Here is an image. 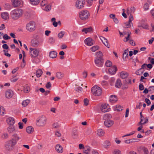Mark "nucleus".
I'll use <instances>...</instances> for the list:
<instances>
[{"label": "nucleus", "mask_w": 154, "mask_h": 154, "mask_svg": "<svg viewBox=\"0 0 154 154\" xmlns=\"http://www.w3.org/2000/svg\"><path fill=\"white\" fill-rule=\"evenodd\" d=\"M8 130L9 133H12L15 130L14 127L13 125L10 126L8 128Z\"/></svg>", "instance_id": "38"}, {"label": "nucleus", "mask_w": 154, "mask_h": 154, "mask_svg": "<svg viewBox=\"0 0 154 154\" xmlns=\"http://www.w3.org/2000/svg\"><path fill=\"white\" fill-rule=\"evenodd\" d=\"M64 76V74L61 72H58L56 73V77L58 79H62Z\"/></svg>", "instance_id": "29"}, {"label": "nucleus", "mask_w": 154, "mask_h": 154, "mask_svg": "<svg viewBox=\"0 0 154 154\" xmlns=\"http://www.w3.org/2000/svg\"><path fill=\"white\" fill-rule=\"evenodd\" d=\"M94 42L93 39L90 38H88L85 40V44L88 46H91L93 45L94 43Z\"/></svg>", "instance_id": "12"}, {"label": "nucleus", "mask_w": 154, "mask_h": 154, "mask_svg": "<svg viewBox=\"0 0 154 154\" xmlns=\"http://www.w3.org/2000/svg\"><path fill=\"white\" fill-rule=\"evenodd\" d=\"M139 28L142 27L144 29H149V26L146 21L144 20H142L141 21L140 25L138 26Z\"/></svg>", "instance_id": "13"}, {"label": "nucleus", "mask_w": 154, "mask_h": 154, "mask_svg": "<svg viewBox=\"0 0 154 154\" xmlns=\"http://www.w3.org/2000/svg\"><path fill=\"white\" fill-rule=\"evenodd\" d=\"M40 50L37 48H29V53L32 57L35 58L37 57L39 54Z\"/></svg>", "instance_id": "7"}, {"label": "nucleus", "mask_w": 154, "mask_h": 154, "mask_svg": "<svg viewBox=\"0 0 154 154\" xmlns=\"http://www.w3.org/2000/svg\"><path fill=\"white\" fill-rule=\"evenodd\" d=\"M146 63H144L141 66V68H140L138 71H140V70H142L143 69H144L145 68H146Z\"/></svg>", "instance_id": "58"}, {"label": "nucleus", "mask_w": 154, "mask_h": 154, "mask_svg": "<svg viewBox=\"0 0 154 154\" xmlns=\"http://www.w3.org/2000/svg\"><path fill=\"white\" fill-rule=\"evenodd\" d=\"M85 4V0H77L76 2V6L78 9L83 8Z\"/></svg>", "instance_id": "9"}, {"label": "nucleus", "mask_w": 154, "mask_h": 154, "mask_svg": "<svg viewBox=\"0 0 154 154\" xmlns=\"http://www.w3.org/2000/svg\"><path fill=\"white\" fill-rule=\"evenodd\" d=\"M100 39L105 46H106L108 48H109L110 45L109 44L108 42L107 39L106 38L103 37L102 36L100 38Z\"/></svg>", "instance_id": "16"}, {"label": "nucleus", "mask_w": 154, "mask_h": 154, "mask_svg": "<svg viewBox=\"0 0 154 154\" xmlns=\"http://www.w3.org/2000/svg\"><path fill=\"white\" fill-rule=\"evenodd\" d=\"M13 5L15 7L19 6L20 5V2L18 0H13Z\"/></svg>", "instance_id": "25"}, {"label": "nucleus", "mask_w": 154, "mask_h": 154, "mask_svg": "<svg viewBox=\"0 0 154 154\" xmlns=\"http://www.w3.org/2000/svg\"><path fill=\"white\" fill-rule=\"evenodd\" d=\"M92 94L95 96H98L101 95L102 93V89L97 85H95L91 88Z\"/></svg>", "instance_id": "3"}, {"label": "nucleus", "mask_w": 154, "mask_h": 154, "mask_svg": "<svg viewBox=\"0 0 154 154\" xmlns=\"http://www.w3.org/2000/svg\"><path fill=\"white\" fill-rule=\"evenodd\" d=\"M149 5L148 3H146L144 5V8L145 10H147L149 9Z\"/></svg>", "instance_id": "52"}, {"label": "nucleus", "mask_w": 154, "mask_h": 154, "mask_svg": "<svg viewBox=\"0 0 154 154\" xmlns=\"http://www.w3.org/2000/svg\"><path fill=\"white\" fill-rule=\"evenodd\" d=\"M92 28L90 27L87 28L83 29L82 30V31L84 32L85 33H87L88 32H91L92 31Z\"/></svg>", "instance_id": "28"}, {"label": "nucleus", "mask_w": 154, "mask_h": 154, "mask_svg": "<svg viewBox=\"0 0 154 154\" xmlns=\"http://www.w3.org/2000/svg\"><path fill=\"white\" fill-rule=\"evenodd\" d=\"M51 84L50 82H48L46 85V87L48 89L49 88L51 87Z\"/></svg>", "instance_id": "56"}, {"label": "nucleus", "mask_w": 154, "mask_h": 154, "mask_svg": "<svg viewBox=\"0 0 154 154\" xmlns=\"http://www.w3.org/2000/svg\"><path fill=\"white\" fill-rule=\"evenodd\" d=\"M113 154H121V151L119 149H115L112 152Z\"/></svg>", "instance_id": "45"}, {"label": "nucleus", "mask_w": 154, "mask_h": 154, "mask_svg": "<svg viewBox=\"0 0 154 154\" xmlns=\"http://www.w3.org/2000/svg\"><path fill=\"white\" fill-rule=\"evenodd\" d=\"M30 100L29 99H27L23 101L22 104L23 106L25 107L30 102Z\"/></svg>", "instance_id": "33"}, {"label": "nucleus", "mask_w": 154, "mask_h": 154, "mask_svg": "<svg viewBox=\"0 0 154 154\" xmlns=\"http://www.w3.org/2000/svg\"><path fill=\"white\" fill-rule=\"evenodd\" d=\"M47 4V2L45 0H42L41 3V6L43 8Z\"/></svg>", "instance_id": "49"}, {"label": "nucleus", "mask_w": 154, "mask_h": 154, "mask_svg": "<svg viewBox=\"0 0 154 154\" xmlns=\"http://www.w3.org/2000/svg\"><path fill=\"white\" fill-rule=\"evenodd\" d=\"M24 16L26 18L28 19L30 17V14L29 13L26 12L24 13Z\"/></svg>", "instance_id": "50"}, {"label": "nucleus", "mask_w": 154, "mask_h": 154, "mask_svg": "<svg viewBox=\"0 0 154 154\" xmlns=\"http://www.w3.org/2000/svg\"><path fill=\"white\" fill-rule=\"evenodd\" d=\"M139 88L140 91H142L144 89V87L143 85L142 84H140L139 86Z\"/></svg>", "instance_id": "55"}, {"label": "nucleus", "mask_w": 154, "mask_h": 154, "mask_svg": "<svg viewBox=\"0 0 154 154\" xmlns=\"http://www.w3.org/2000/svg\"><path fill=\"white\" fill-rule=\"evenodd\" d=\"M112 118V116L110 114H106L104 115L103 119L105 120H110V119Z\"/></svg>", "instance_id": "37"}, {"label": "nucleus", "mask_w": 154, "mask_h": 154, "mask_svg": "<svg viewBox=\"0 0 154 154\" xmlns=\"http://www.w3.org/2000/svg\"><path fill=\"white\" fill-rule=\"evenodd\" d=\"M110 145V144L108 140L106 141L104 143V146L105 148H107L108 146Z\"/></svg>", "instance_id": "47"}, {"label": "nucleus", "mask_w": 154, "mask_h": 154, "mask_svg": "<svg viewBox=\"0 0 154 154\" xmlns=\"http://www.w3.org/2000/svg\"><path fill=\"white\" fill-rule=\"evenodd\" d=\"M107 84V82L105 81H103L101 82L102 85L103 86H106Z\"/></svg>", "instance_id": "63"}, {"label": "nucleus", "mask_w": 154, "mask_h": 154, "mask_svg": "<svg viewBox=\"0 0 154 154\" xmlns=\"http://www.w3.org/2000/svg\"><path fill=\"white\" fill-rule=\"evenodd\" d=\"M125 81H126V83H125V84H131V79H130V78H128V79H127V80H125Z\"/></svg>", "instance_id": "59"}, {"label": "nucleus", "mask_w": 154, "mask_h": 154, "mask_svg": "<svg viewBox=\"0 0 154 154\" xmlns=\"http://www.w3.org/2000/svg\"><path fill=\"white\" fill-rule=\"evenodd\" d=\"M7 123L10 125H13L15 123V120L12 117H9L6 120Z\"/></svg>", "instance_id": "18"}, {"label": "nucleus", "mask_w": 154, "mask_h": 154, "mask_svg": "<svg viewBox=\"0 0 154 154\" xmlns=\"http://www.w3.org/2000/svg\"><path fill=\"white\" fill-rule=\"evenodd\" d=\"M82 87H79L76 88L75 91L78 92L80 93L82 91Z\"/></svg>", "instance_id": "53"}, {"label": "nucleus", "mask_w": 154, "mask_h": 154, "mask_svg": "<svg viewBox=\"0 0 154 154\" xmlns=\"http://www.w3.org/2000/svg\"><path fill=\"white\" fill-rule=\"evenodd\" d=\"M105 65L107 67H110L112 65V63L109 60H107L105 63Z\"/></svg>", "instance_id": "46"}, {"label": "nucleus", "mask_w": 154, "mask_h": 154, "mask_svg": "<svg viewBox=\"0 0 154 154\" xmlns=\"http://www.w3.org/2000/svg\"><path fill=\"white\" fill-rule=\"evenodd\" d=\"M149 91L153 92H154V86L149 87Z\"/></svg>", "instance_id": "57"}, {"label": "nucleus", "mask_w": 154, "mask_h": 154, "mask_svg": "<svg viewBox=\"0 0 154 154\" xmlns=\"http://www.w3.org/2000/svg\"><path fill=\"white\" fill-rule=\"evenodd\" d=\"M26 132L29 134L32 133L34 131V129L32 126H28L26 128Z\"/></svg>", "instance_id": "30"}, {"label": "nucleus", "mask_w": 154, "mask_h": 154, "mask_svg": "<svg viewBox=\"0 0 154 154\" xmlns=\"http://www.w3.org/2000/svg\"><path fill=\"white\" fill-rule=\"evenodd\" d=\"M107 105L106 104H102L101 108V111L103 112H105L109 111L108 109L107 108Z\"/></svg>", "instance_id": "21"}, {"label": "nucleus", "mask_w": 154, "mask_h": 154, "mask_svg": "<svg viewBox=\"0 0 154 154\" xmlns=\"http://www.w3.org/2000/svg\"><path fill=\"white\" fill-rule=\"evenodd\" d=\"M104 132L103 130L100 129H98L97 131V134L99 136H102L104 135Z\"/></svg>", "instance_id": "35"}, {"label": "nucleus", "mask_w": 154, "mask_h": 154, "mask_svg": "<svg viewBox=\"0 0 154 154\" xmlns=\"http://www.w3.org/2000/svg\"><path fill=\"white\" fill-rule=\"evenodd\" d=\"M51 6L50 5H48L46 7L42 8V9L46 11H48L51 9Z\"/></svg>", "instance_id": "43"}, {"label": "nucleus", "mask_w": 154, "mask_h": 154, "mask_svg": "<svg viewBox=\"0 0 154 154\" xmlns=\"http://www.w3.org/2000/svg\"><path fill=\"white\" fill-rule=\"evenodd\" d=\"M65 32L64 31H61L58 34V37L60 38H61L64 36L65 34Z\"/></svg>", "instance_id": "42"}, {"label": "nucleus", "mask_w": 154, "mask_h": 154, "mask_svg": "<svg viewBox=\"0 0 154 154\" xmlns=\"http://www.w3.org/2000/svg\"><path fill=\"white\" fill-rule=\"evenodd\" d=\"M30 91V87L28 86L24 87L23 89V91L25 93H28Z\"/></svg>", "instance_id": "40"}, {"label": "nucleus", "mask_w": 154, "mask_h": 154, "mask_svg": "<svg viewBox=\"0 0 154 154\" xmlns=\"http://www.w3.org/2000/svg\"><path fill=\"white\" fill-rule=\"evenodd\" d=\"M3 38L5 40H8L10 39L11 38L6 34L3 36Z\"/></svg>", "instance_id": "54"}, {"label": "nucleus", "mask_w": 154, "mask_h": 154, "mask_svg": "<svg viewBox=\"0 0 154 154\" xmlns=\"http://www.w3.org/2000/svg\"><path fill=\"white\" fill-rule=\"evenodd\" d=\"M42 73V71L41 69L37 70L36 73V75L38 77H40Z\"/></svg>", "instance_id": "36"}, {"label": "nucleus", "mask_w": 154, "mask_h": 154, "mask_svg": "<svg viewBox=\"0 0 154 154\" xmlns=\"http://www.w3.org/2000/svg\"><path fill=\"white\" fill-rule=\"evenodd\" d=\"M13 94V92L11 90H8L5 92V96L7 98H11L12 97Z\"/></svg>", "instance_id": "14"}, {"label": "nucleus", "mask_w": 154, "mask_h": 154, "mask_svg": "<svg viewBox=\"0 0 154 154\" xmlns=\"http://www.w3.org/2000/svg\"><path fill=\"white\" fill-rule=\"evenodd\" d=\"M53 126L54 128H58L59 126L57 123H55L53 124Z\"/></svg>", "instance_id": "62"}, {"label": "nucleus", "mask_w": 154, "mask_h": 154, "mask_svg": "<svg viewBox=\"0 0 154 154\" xmlns=\"http://www.w3.org/2000/svg\"><path fill=\"white\" fill-rule=\"evenodd\" d=\"M122 85L121 81L120 79H118L115 84V86L117 88H119Z\"/></svg>", "instance_id": "31"}, {"label": "nucleus", "mask_w": 154, "mask_h": 154, "mask_svg": "<svg viewBox=\"0 0 154 154\" xmlns=\"http://www.w3.org/2000/svg\"><path fill=\"white\" fill-rule=\"evenodd\" d=\"M16 142L14 141L10 140L6 143L5 147L8 150H11L16 144Z\"/></svg>", "instance_id": "6"}, {"label": "nucleus", "mask_w": 154, "mask_h": 154, "mask_svg": "<svg viewBox=\"0 0 154 154\" xmlns=\"http://www.w3.org/2000/svg\"><path fill=\"white\" fill-rule=\"evenodd\" d=\"M46 121V117L44 116H41L38 117L36 120V124L38 126H42L45 125Z\"/></svg>", "instance_id": "4"}, {"label": "nucleus", "mask_w": 154, "mask_h": 154, "mask_svg": "<svg viewBox=\"0 0 154 154\" xmlns=\"http://www.w3.org/2000/svg\"><path fill=\"white\" fill-rule=\"evenodd\" d=\"M55 40L53 37H50L49 38L48 42L50 44H53L55 42Z\"/></svg>", "instance_id": "41"}, {"label": "nucleus", "mask_w": 154, "mask_h": 154, "mask_svg": "<svg viewBox=\"0 0 154 154\" xmlns=\"http://www.w3.org/2000/svg\"><path fill=\"white\" fill-rule=\"evenodd\" d=\"M2 18L4 20H6L9 18V14L8 12H5L2 13L1 14Z\"/></svg>", "instance_id": "20"}, {"label": "nucleus", "mask_w": 154, "mask_h": 154, "mask_svg": "<svg viewBox=\"0 0 154 154\" xmlns=\"http://www.w3.org/2000/svg\"><path fill=\"white\" fill-rule=\"evenodd\" d=\"M36 26L35 23L33 21H30L26 25V28L27 31L32 32L36 29Z\"/></svg>", "instance_id": "5"}, {"label": "nucleus", "mask_w": 154, "mask_h": 154, "mask_svg": "<svg viewBox=\"0 0 154 154\" xmlns=\"http://www.w3.org/2000/svg\"><path fill=\"white\" fill-rule=\"evenodd\" d=\"M128 57V50H126L125 51L123 54V59L125 60L126 58Z\"/></svg>", "instance_id": "34"}, {"label": "nucleus", "mask_w": 154, "mask_h": 154, "mask_svg": "<svg viewBox=\"0 0 154 154\" xmlns=\"http://www.w3.org/2000/svg\"><path fill=\"white\" fill-rule=\"evenodd\" d=\"M99 48L98 46H94L91 48V51L93 52H95Z\"/></svg>", "instance_id": "48"}, {"label": "nucleus", "mask_w": 154, "mask_h": 154, "mask_svg": "<svg viewBox=\"0 0 154 154\" xmlns=\"http://www.w3.org/2000/svg\"><path fill=\"white\" fill-rule=\"evenodd\" d=\"M117 67L115 66L110 67L109 69V73L111 75L114 74L117 70Z\"/></svg>", "instance_id": "15"}, {"label": "nucleus", "mask_w": 154, "mask_h": 154, "mask_svg": "<svg viewBox=\"0 0 154 154\" xmlns=\"http://www.w3.org/2000/svg\"><path fill=\"white\" fill-rule=\"evenodd\" d=\"M134 20V18L133 15L130 14L129 17V20L128 22L125 23H124L125 26H124L125 28H130L131 26V24H132V21Z\"/></svg>", "instance_id": "10"}, {"label": "nucleus", "mask_w": 154, "mask_h": 154, "mask_svg": "<svg viewBox=\"0 0 154 154\" xmlns=\"http://www.w3.org/2000/svg\"><path fill=\"white\" fill-rule=\"evenodd\" d=\"M118 99L116 95H112L110 96L109 98V101L111 103H114L116 102Z\"/></svg>", "instance_id": "17"}, {"label": "nucleus", "mask_w": 154, "mask_h": 154, "mask_svg": "<svg viewBox=\"0 0 154 154\" xmlns=\"http://www.w3.org/2000/svg\"><path fill=\"white\" fill-rule=\"evenodd\" d=\"M12 137L13 138L11 139V140H12L15 141L16 143L17 141H18L20 139L19 137H18L16 134H14L13 135Z\"/></svg>", "instance_id": "32"}, {"label": "nucleus", "mask_w": 154, "mask_h": 154, "mask_svg": "<svg viewBox=\"0 0 154 154\" xmlns=\"http://www.w3.org/2000/svg\"><path fill=\"white\" fill-rule=\"evenodd\" d=\"M72 36L76 38L78 36V34L76 32H73L72 33Z\"/></svg>", "instance_id": "64"}, {"label": "nucleus", "mask_w": 154, "mask_h": 154, "mask_svg": "<svg viewBox=\"0 0 154 154\" xmlns=\"http://www.w3.org/2000/svg\"><path fill=\"white\" fill-rule=\"evenodd\" d=\"M84 153L85 154H88L91 150V147L89 146H87L85 147Z\"/></svg>", "instance_id": "27"}, {"label": "nucleus", "mask_w": 154, "mask_h": 154, "mask_svg": "<svg viewBox=\"0 0 154 154\" xmlns=\"http://www.w3.org/2000/svg\"><path fill=\"white\" fill-rule=\"evenodd\" d=\"M89 101L87 98L85 99L84 100V103L85 105L87 106L89 103Z\"/></svg>", "instance_id": "51"}, {"label": "nucleus", "mask_w": 154, "mask_h": 154, "mask_svg": "<svg viewBox=\"0 0 154 154\" xmlns=\"http://www.w3.org/2000/svg\"><path fill=\"white\" fill-rule=\"evenodd\" d=\"M23 12V10L21 9H14L11 12V17L13 19L17 20L22 16Z\"/></svg>", "instance_id": "2"}, {"label": "nucleus", "mask_w": 154, "mask_h": 154, "mask_svg": "<svg viewBox=\"0 0 154 154\" xmlns=\"http://www.w3.org/2000/svg\"><path fill=\"white\" fill-rule=\"evenodd\" d=\"M145 102L147 103V105L149 106L151 104V102L150 100L147 98H146L145 99Z\"/></svg>", "instance_id": "61"}, {"label": "nucleus", "mask_w": 154, "mask_h": 154, "mask_svg": "<svg viewBox=\"0 0 154 154\" xmlns=\"http://www.w3.org/2000/svg\"><path fill=\"white\" fill-rule=\"evenodd\" d=\"M131 33L130 32H128V36L127 37H126L125 38V40H124V41L125 42H127L128 41L131 40L130 38H131Z\"/></svg>", "instance_id": "44"}, {"label": "nucleus", "mask_w": 154, "mask_h": 154, "mask_svg": "<svg viewBox=\"0 0 154 154\" xmlns=\"http://www.w3.org/2000/svg\"><path fill=\"white\" fill-rule=\"evenodd\" d=\"M40 0H30L31 3L33 5H38L40 2Z\"/></svg>", "instance_id": "39"}, {"label": "nucleus", "mask_w": 154, "mask_h": 154, "mask_svg": "<svg viewBox=\"0 0 154 154\" xmlns=\"http://www.w3.org/2000/svg\"><path fill=\"white\" fill-rule=\"evenodd\" d=\"M123 109L122 106L119 105H117L114 107V110L119 112L122 111Z\"/></svg>", "instance_id": "24"}, {"label": "nucleus", "mask_w": 154, "mask_h": 154, "mask_svg": "<svg viewBox=\"0 0 154 154\" xmlns=\"http://www.w3.org/2000/svg\"><path fill=\"white\" fill-rule=\"evenodd\" d=\"M89 15V12L86 10L82 11L79 13L80 18L83 20L87 19Z\"/></svg>", "instance_id": "8"}, {"label": "nucleus", "mask_w": 154, "mask_h": 154, "mask_svg": "<svg viewBox=\"0 0 154 154\" xmlns=\"http://www.w3.org/2000/svg\"><path fill=\"white\" fill-rule=\"evenodd\" d=\"M31 42L32 45L34 47H38L40 44L39 41L37 39L32 40Z\"/></svg>", "instance_id": "19"}, {"label": "nucleus", "mask_w": 154, "mask_h": 154, "mask_svg": "<svg viewBox=\"0 0 154 154\" xmlns=\"http://www.w3.org/2000/svg\"><path fill=\"white\" fill-rule=\"evenodd\" d=\"M57 53L55 51H51L50 52L49 56L51 58H55L57 57Z\"/></svg>", "instance_id": "26"}, {"label": "nucleus", "mask_w": 154, "mask_h": 154, "mask_svg": "<svg viewBox=\"0 0 154 154\" xmlns=\"http://www.w3.org/2000/svg\"><path fill=\"white\" fill-rule=\"evenodd\" d=\"M87 72L86 71H85L83 72L82 73L83 77L84 78H85L87 76Z\"/></svg>", "instance_id": "60"}, {"label": "nucleus", "mask_w": 154, "mask_h": 154, "mask_svg": "<svg viewBox=\"0 0 154 154\" xmlns=\"http://www.w3.org/2000/svg\"><path fill=\"white\" fill-rule=\"evenodd\" d=\"M55 149L57 152L59 153H62L63 152V147L60 144L56 145Z\"/></svg>", "instance_id": "22"}, {"label": "nucleus", "mask_w": 154, "mask_h": 154, "mask_svg": "<svg viewBox=\"0 0 154 154\" xmlns=\"http://www.w3.org/2000/svg\"><path fill=\"white\" fill-rule=\"evenodd\" d=\"M96 57L94 60L95 63L97 66L101 67L103 65L104 59L103 58V54L101 51L95 53Z\"/></svg>", "instance_id": "1"}, {"label": "nucleus", "mask_w": 154, "mask_h": 154, "mask_svg": "<svg viewBox=\"0 0 154 154\" xmlns=\"http://www.w3.org/2000/svg\"><path fill=\"white\" fill-rule=\"evenodd\" d=\"M114 123V121L111 120H107L104 122V125L107 128L112 127Z\"/></svg>", "instance_id": "11"}, {"label": "nucleus", "mask_w": 154, "mask_h": 154, "mask_svg": "<svg viewBox=\"0 0 154 154\" xmlns=\"http://www.w3.org/2000/svg\"><path fill=\"white\" fill-rule=\"evenodd\" d=\"M120 76L122 79H125L128 76V74L125 72H122L120 73Z\"/></svg>", "instance_id": "23"}]
</instances>
